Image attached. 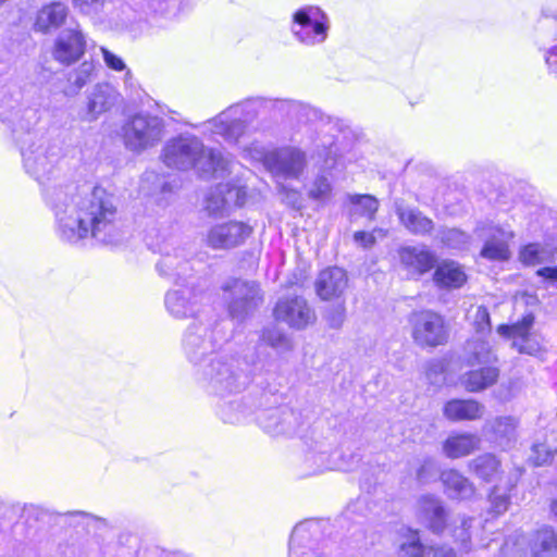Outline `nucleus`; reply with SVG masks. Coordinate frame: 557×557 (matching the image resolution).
<instances>
[{"label": "nucleus", "instance_id": "1", "mask_svg": "<svg viewBox=\"0 0 557 557\" xmlns=\"http://www.w3.org/2000/svg\"><path fill=\"white\" fill-rule=\"evenodd\" d=\"M40 116L36 108H21L18 100L0 101V120L12 127L27 174L41 187L46 206L54 216L58 238L83 246L94 239L106 246L120 245L126 235L115 198L100 186L78 185L60 176L57 163L60 148L46 145L35 129Z\"/></svg>", "mask_w": 557, "mask_h": 557}, {"label": "nucleus", "instance_id": "2", "mask_svg": "<svg viewBox=\"0 0 557 557\" xmlns=\"http://www.w3.org/2000/svg\"><path fill=\"white\" fill-rule=\"evenodd\" d=\"M216 357L202 371L203 386L215 398L216 413L230 424L257 417L259 408L277 400V364L264 357Z\"/></svg>", "mask_w": 557, "mask_h": 557}, {"label": "nucleus", "instance_id": "3", "mask_svg": "<svg viewBox=\"0 0 557 557\" xmlns=\"http://www.w3.org/2000/svg\"><path fill=\"white\" fill-rule=\"evenodd\" d=\"M323 119V113L310 104L256 95L230 104L215 116L193 127L211 139L221 138L228 146L249 153L250 149L243 143L249 135L274 136L281 122L310 124Z\"/></svg>", "mask_w": 557, "mask_h": 557}, {"label": "nucleus", "instance_id": "4", "mask_svg": "<svg viewBox=\"0 0 557 557\" xmlns=\"http://www.w3.org/2000/svg\"><path fill=\"white\" fill-rule=\"evenodd\" d=\"M166 166L186 171L195 169L205 178L223 177L231 172L232 160L216 148H207L203 141L185 133L170 139L162 150Z\"/></svg>", "mask_w": 557, "mask_h": 557}, {"label": "nucleus", "instance_id": "5", "mask_svg": "<svg viewBox=\"0 0 557 557\" xmlns=\"http://www.w3.org/2000/svg\"><path fill=\"white\" fill-rule=\"evenodd\" d=\"M233 327L228 320H213L200 313L188 324L183 334L182 347L189 362L201 367V372L216 357H234L218 354L232 338Z\"/></svg>", "mask_w": 557, "mask_h": 557}, {"label": "nucleus", "instance_id": "6", "mask_svg": "<svg viewBox=\"0 0 557 557\" xmlns=\"http://www.w3.org/2000/svg\"><path fill=\"white\" fill-rule=\"evenodd\" d=\"M148 246L160 253L156 268L158 273L174 284L190 282L196 271V260L190 246L182 245L174 233V226L152 230L148 236Z\"/></svg>", "mask_w": 557, "mask_h": 557}, {"label": "nucleus", "instance_id": "7", "mask_svg": "<svg viewBox=\"0 0 557 557\" xmlns=\"http://www.w3.org/2000/svg\"><path fill=\"white\" fill-rule=\"evenodd\" d=\"M282 394L277 392V400L275 403L263 405L259 408L256 417L260 428L273 437L277 436H302L308 426L307 418L302 412L295 411L287 405H281Z\"/></svg>", "mask_w": 557, "mask_h": 557}, {"label": "nucleus", "instance_id": "8", "mask_svg": "<svg viewBox=\"0 0 557 557\" xmlns=\"http://www.w3.org/2000/svg\"><path fill=\"white\" fill-rule=\"evenodd\" d=\"M330 28L329 15L318 5H304L293 13L290 32L304 46L322 45L329 37Z\"/></svg>", "mask_w": 557, "mask_h": 557}, {"label": "nucleus", "instance_id": "9", "mask_svg": "<svg viewBox=\"0 0 557 557\" xmlns=\"http://www.w3.org/2000/svg\"><path fill=\"white\" fill-rule=\"evenodd\" d=\"M305 458L310 463L311 473L315 474L325 470L351 471L360 462L361 455L352 443H343L335 450L329 451L324 443L315 442Z\"/></svg>", "mask_w": 557, "mask_h": 557}, {"label": "nucleus", "instance_id": "10", "mask_svg": "<svg viewBox=\"0 0 557 557\" xmlns=\"http://www.w3.org/2000/svg\"><path fill=\"white\" fill-rule=\"evenodd\" d=\"M164 132V122L161 117L149 113H138L132 116L123 126L125 147L140 153L157 146Z\"/></svg>", "mask_w": 557, "mask_h": 557}, {"label": "nucleus", "instance_id": "11", "mask_svg": "<svg viewBox=\"0 0 557 557\" xmlns=\"http://www.w3.org/2000/svg\"><path fill=\"white\" fill-rule=\"evenodd\" d=\"M322 520H305L295 525L289 537V557H326L327 543Z\"/></svg>", "mask_w": 557, "mask_h": 557}, {"label": "nucleus", "instance_id": "12", "mask_svg": "<svg viewBox=\"0 0 557 557\" xmlns=\"http://www.w3.org/2000/svg\"><path fill=\"white\" fill-rule=\"evenodd\" d=\"M221 289L231 317L238 321L250 315L263 301L261 288L255 281L228 278Z\"/></svg>", "mask_w": 557, "mask_h": 557}, {"label": "nucleus", "instance_id": "13", "mask_svg": "<svg viewBox=\"0 0 557 557\" xmlns=\"http://www.w3.org/2000/svg\"><path fill=\"white\" fill-rule=\"evenodd\" d=\"M412 338L421 347H436L447 343L449 331L442 314L420 310L410 314Z\"/></svg>", "mask_w": 557, "mask_h": 557}, {"label": "nucleus", "instance_id": "14", "mask_svg": "<svg viewBox=\"0 0 557 557\" xmlns=\"http://www.w3.org/2000/svg\"><path fill=\"white\" fill-rule=\"evenodd\" d=\"M252 231V227L243 221L230 220L210 226L205 242L213 250H231L244 245Z\"/></svg>", "mask_w": 557, "mask_h": 557}, {"label": "nucleus", "instance_id": "15", "mask_svg": "<svg viewBox=\"0 0 557 557\" xmlns=\"http://www.w3.org/2000/svg\"><path fill=\"white\" fill-rule=\"evenodd\" d=\"M86 48L87 36L75 22L59 33L53 42L52 55L59 63L71 65L85 54Z\"/></svg>", "mask_w": 557, "mask_h": 557}, {"label": "nucleus", "instance_id": "16", "mask_svg": "<svg viewBox=\"0 0 557 557\" xmlns=\"http://www.w3.org/2000/svg\"><path fill=\"white\" fill-rule=\"evenodd\" d=\"M475 234L484 240L481 256L492 261H506L510 258L509 242L515 234L511 230L492 223H479Z\"/></svg>", "mask_w": 557, "mask_h": 557}, {"label": "nucleus", "instance_id": "17", "mask_svg": "<svg viewBox=\"0 0 557 557\" xmlns=\"http://www.w3.org/2000/svg\"><path fill=\"white\" fill-rule=\"evenodd\" d=\"M264 164L276 178H298L306 166V154L295 147H283L264 157Z\"/></svg>", "mask_w": 557, "mask_h": 557}, {"label": "nucleus", "instance_id": "18", "mask_svg": "<svg viewBox=\"0 0 557 557\" xmlns=\"http://www.w3.org/2000/svg\"><path fill=\"white\" fill-rule=\"evenodd\" d=\"M533 324L534 315L529 313L513 324H500L497 327V332L505 338H512V347L520 354L535 356L541 351V345L536 339L530 336Z\"/></svg>", "mask_w": 557, "mask_h": 557}, {"label": "nucleus", "instance_id": "19", "mask_svg": "<svg viewBox=\"0 0 557 557\" xmlns=\"http://www.w3.org/2000/svg\"><path fill=\"white\" fill-rule=\"evenodd\" d=\"M274 315L295 329H304L315 319L307 300L299 296L280 299L274 308Z\"/></svg>", "mask_w": 557, "mask_h": 557}, {"label": "nucleus", "instance_id": "20", "mask_svg": "<svg viewBox=\"0 0 557 557\" xmlns=\"http://www.w3.org/2000/svg\"><path fill=\"white\" fill-rule=\"evenodd\" d=\"M104 21L100 26L115 30L128 33L137 38L144 34L146 21L128 3H121L113 10H108Z\"/></svg>", "mask_w": 557, "mask_h": 557}, {"label": "nucleus", "instance_id": "21", "mask_svg": "<svg viewBox=\"0 0 557 557\" xmlns=\"http://www.w3.org/2000/svg\"><path fill=\"white\" fill-rule=\"evenodd\" d=\"M178 288L171 289L165 295L168 312L176 319L194 317L198 310V295L193 282H181Z\"/></svg>", "mask_w": 557, "mask_h": 557}, {"label": "nucleus", "instance_id": "22", "mask_svg": "<svg viewBox=\"0 0 557 557\" xmlns=\"http://www.w3.org/2000/svg\"><path fill=\"white\" fill-rule=\"evenodd\" d=\"M399 259L408 275L420 278L436 265L434 251L425 246H406L399 250Z\"/></svg>", "mask_w": 557, "mask_h": 557}, {"label": "nucleus", "instance_id": "23", "mask_svg": "<svg viewBox=\"0 0 557 557\" xmlns=\"http://www.w3.org/2000/svg\"><path fill=\"white\" fill-rule=\"evenodd\" d=\"M269 348H272L277 352H285L292 349V341L287 335H285L283 332H281L274 326L264 327L259 337V342L253 347V350L247 351L243 356H237L234 358L239 359V361L243 362L247 358L257 359V355H260L259 352L262 351V355H264V357L275 360L278 373L280 360L269 351Z\"/></svg>", "mask_w": 557, "mask_h": 557}, {"label": "nucleus", "instance_id": "24", "mask_svg": "<svg viewBox=\"0 0 557 557\" xmlns=\"http://www.w3.org/2000/svg\"><path fill=\"white\" fill-rule=\"evenodd\" d=\"M404 541L399 545V554L405 557H456L453 548L442 545L436 547H426L421 541L418 531L408 527H401L399 530Z\"/></svg>", "mask_w": 557, "mask_h": 557}, {"label": "nucleus", "instance_id": "25", "mask_svg": "<svg viewBox=\"0 0 557 557\" xmlns=\"http://www.w3.org/2000/svg\"><path fill=\"white\" fill-rule=\"evenodd\" d=\"M139 193L151 199L159 208H166L173 196V187L170 182L154 171H146L139 183Z\"/></svg>", "mask_w": 557, "mask_h": 557}, {"label": "nucleus", "instance_id": "26", "mask_svg": "<svg viewBox=\"0 0 557 557\" xmlns=\"http://www.w3.org/2000/svg\"><path fill=\"white\" fill-rule=\"evenodd\" d=\"M418 519L435 534L446 528L447 513L443 502L433 495H423L418 500Z\"/></svg>", "mask_w": 557, "mask_h": 557}, {"label": "nucleus", "instance_id": "27", "mask_svg": "<svg viewBox=\"0 0 557 557\" xmlns=\"http://www.w3.org/2000/svg\"><path fill=\"white\" fill-rule=\"evenodd\" d=\"M432 280L438 289L454 290L461 288L467 283L468 275L459 262L445 259L434 267Z\"/></svg>", "mask_w": 557, "mask_h": 557}, {"label": "nucleus", "instance_id": "28", "mask_svg": "<svg viewBox=\"0 0 557 557\" xmlns=\"http://www.w3.org/2000/svg\"><path fill=\"white\" fill-rule=\"evenodd\" d=\"M395 213L399 223L412 235L428 236L434 230V222L418 208L406 205L404 201L395 202Z\"/></svg>", "mask_w": 557, "mask_h": 557}, {"label": "nucleus", "instance_id": "29", "mask_svg": "<svg viewBox=\"0 0 557 557\" xmlns=\"http://www.w3.org/2000/svg\"><path fill=\"white\" fill-rule=\"evenodd\" d=\"M347 283L346 272L338 267H332L319 273L315 281V290L323 300L339 298L344 294Z\"/></svg>", "mask_w": 557, "mask_h": 557}, {"label": "nucleus", "instance_id": "30", "mask_svg": "<svg viewBox=\"0 0 557 557\" xmlns=\"http://www.w3.org/2000/svg\"><path fill=\"white\" fill-rule=\"evenodd\" d=\"M119 98V91L111 84H97L88 96L86 119L96 120L101 113L114 107Z\"/></svg>", "mask_w": 557, "mask_h": 557}, {"label": "nucleus", "instance_id": "31", "mask_svg": "<svg viewBox=\"0 0 557 557\" xmlns=\"http://www.w3.org/2000/svg\"><path fill=\"white\" fill-rule=\"evenodd\" d=\"M69 8L65 3L53 1L44 5L38 12L34 27L37 32L48 34L59 29L66 21Z\"/></svg>", "mask_w": 557, "mask_h": 557}, {"label": "nucleus", "instance_id": "32", "mask_svg": "<svg viewBox=\"0 0 557 557\" xmlns=\"http://www.w3.org/2000/svg\"><path fill=\"white\" fill-rule=\"evenodd\" d=\"M485 407L475 399H450L443 407L444 417L453 422L481 419Z\"/></svg>", "mask_w": 557, "mask_h": 557}, {"label": "nucleus", "instance_id": "33", "mask_svg": "<svg viewBox=\"0 0 557 557\" xmlns=\"http://www.w3.org/2000/svg\"><path fill=\"white\" fill-rule=\"evenodd\" d=\"M441 481L444 492L451 499H469L474 495L473 483L455 469L445 470L441 473Z\"/></svg>", "mask_w": 557, "mask_h": 557}, {"label": "nucleus", "instance_id": "34", "mask_svg": "<svg viewBox=\"0 0 557 557\" xmlns=\"http://www.w3.org/2000/svg\"><path fill=\"white\" fill-rule=\"evenodd\" d=\"M499 376L496 366H482L476 370L466 372L461 376L462 386L471 393H478L494 385Z\"/></svg>", "mask_w": 557, "mask_h": 557}, {"label": "nucleus", "instance_id": "35", "mask_svg": "<svg viewBox=\"0 0 557 557\" xmlns=\"http://www.w3.org/2000/svg\"><path fill=\"white\" fill-rule=\"evenodd\" d=\"M480 437L472 433H453L443 443L444 454L451 459L467 456L479 448Z\"/></svg>", "mask_w": 557, "mask_h": 557}, {"label": "nucleus", "instance_id": "36", "mask_svg": "<svg viewBox=\"0 0 557 557\" xmlns=\"http://www.w3.org/2000/svg\"><path fill=\"white\" fill-rule=\"evenodd\" d=\"M465 362L470 367L495 366L497 356L487 341L472 338L465 346Z\"/></svg>", "mask_w": 557, "mask_h": 557}, {"label": "nucleus", "instance_id": "37", "mask_svg": "<svg viewBox=\"0 0 557 557\" xmlns=\"http://www.w3.org/2000/svg\"><path fill=\"white\" fill-rule=\"evenodd\" d=\"M518 420L511 416L497 417L487 421L484 430L493 434V441L502 447H507L516 441Z\"/></svg>", "mask_w": 557, "mask_h": 557}, {"label": "nucleus", "instance_id": "38", "mask_svg": "<svg viewBox=\"0 0 557 557\" xmlns=\"http://www.w3.org/2000/svg\"><path fill=\"white\" fill-rule=\"evenodd\" d=\"M97 76V64L94 61H84L67 74L64 94L69 97L77 95L89 82Z\"/></svg>", "mask_w": 557, "mask_h": 557}, {"label": "nucleus", "instance_id": "39", "mask_svg": "<svg viewBox=\"0 0 557 557\" xmlns=\"http://www.w3.org/2000/svg\"><path fill=\"white\" fill-rule=\"evenodd\" d=\"M8 511L14 513L21 512V518L24 519L25 523L28 525L29 533L33 530V533H36V524L49 521L52 516V512L48 508L36 504L21 505L20 503H9L7 512Z\"/></svg>", "mask_w": 557, "mask_h": 557}, {"label": "nucleus", "instance_id": "40", "mask_svg": "<svg viewBox=\"0 0 557 557\" xmlns=\"http://www.w3.org/2000/svg\"><path fill=\"white\" fill-rule=\"evenodd\" d=\"M469 471L484 482H492L500 469V461L493 454H482L468 463Z\"/></svg>", "mask_w": 557, "mask_h": 557}, {"label": "nucleus", "instance_id": "41", "mask_svg": "<svg viewBox=\"0 0 557 557\" xmlns=\"http://www.w3.org/2000/svg\"><path fill=\"white\" fill-rule=\"evenodd\" d=\"M531 549L534 557H557V536L554 529L544 527L537 530Z\"/></svg>", "mask_w": 557, "mask_h": 557}, {"label": "nucleus", "instance_id": "42", "mask_svg": "<svg viewBox=\"0 0 557 557\" xmlns=\"http://www.w3.org/2000/svg\"><path fill=\"white\" fill-rule=\"evenodd\" d=\"M64 523L73 527L82 525L88 533L104 530L109 527L104 518L88 513L86 511H67L61 513Z\"/></svg>", "mask_w": 557, "mask_h": 557}, {"label": "nucleus", "instance_id": "43", "mask_svg": "<svg viewBox=\"0 0 557 557\" xmlns=\"http://www.w3.org/2000/svg\"><path fill=\"white\" fill-rule=\"evenodd\" d=\"M73 8L82 15L88 17L95 25L104 21L110 0H72Z\"/></svg>", "mask_w": 557, "mask_h": 557}, {"label": "nucleus", "instance_id": "44", "mask_svg": "<svg viewBox=\"0 0 557 557\" xmlns=\"http://www.w3.org/2000/svg\"><path fill=\"white\" fill-rule=\"evenodd\" d=\"M191 3V0H147L148 10L153 16L173 20Z\"/></svg>", "mask_w": 557, "mask_h": 557}, {"label": "nucleus", "instance_id": "45", "mask_svg": "<svg viewBox=\"0 0 557 557\" xmlns=\"http://www.w3.org/2000/svg\"><path fill=\"white\" fill-rule=\"evenodd\" d=\"M436 238L447 248L463 250L470 245V235L459 228H441Z\"/></svg>", "mask_w": 557, "mask_h": 557}, {"label": "nucleus", "instance_id": "46", "mask_svg": "<svg viewBox=\"0 0 557 557\" xmlns=\"http://www.w3.org/2000/svg\"><path fill=\"white\" fill-rule=\"evenodd\" d=\"M349 201L354 206L350 212L352 216H366L369 220H374L379 209V201L375 197L371 195H350Z\"/></svg>", "mask_w": 557, "mask_h": 557}, {"label": "nucleus", "instance_id": "47", "mask_svg": "<svg viewBox=\"0 0 557 557\" xmlns=\"http://www.w3.org/2000/svg\"><path fill=\"white\" fill-rule=\"evenodd\" d=\"M221 188L222 196L225 199V205L230 211L233 207H243L247 200L246 186L235 185L231 183H220L216 185Z\"/></svg>", "mask_w": 557, "mask_h": 557}, {"label": "nucleus", "instance_id": "48", "mask_svg": "<svg viewBox=\"0 0 557 557\" xmlns=\"http://www.w3.org/2000/svg\"><path fill=\"white\" fill-rule=\"evenodd\" d=\"M332 184L327 176L318 175L308 189L310 199L324 205L332 198Z\"/></svg>", "mask_w": 557, "mask_h": 557}, {"label": "nucleus", "instance_id": "49", "mask_svg": "<svg viewBox=\"0 0 557 557\" xmlns=\"http://www.w3.org/2000/svg\"><path fill=\"white\" fill-rule=\"evenodd\" d=\"M222 189L214 186L211 188L205 200V209L211 216L223 215L228 212L227 207L225 205V199L222 196Z\"/></svg>", "mask_w": 557, "mask_h": 557}, {"label": "nucleus", "instance_id": "50", "mask_svg": "<svg viewBox=\"0 0 557 557\" xmlns=\"http://www.w3.org/2000/svg\"><path fill=\"white\" fill-rule=\"evenodd\" d=\"M345 317L346 308L344 301L327 307L324 315L329 326L332 329H339L345 321Z\"/></svg>", "mask_w": 557, "mask_h": 557}, {"label": "nucleus", "instance_id": "51", "mask_svg": "<svg viewBox=\"0 0 557 557\" xmlns=\"http://www.w3.org/2000/svg\"><path fill=\"white\" fill-rule=\"evenodd\" d=\"M541 253V246L532 243L520 249L519 259L525 265H535L542 262Z\"/></svg>", "mask_w": 557, "mask_h": 557}, {"label": "nucleus", "instance_id": "52", "mask_svg": "<svg viewBox=\"0 0 557 557\" xmlns=\"http://www.w3.org/2000/svg\"><path fill=\"white\" fill-rule=\"evenodd\" d=\"M472 523V518H460V527L454 530L453 536L460 543V548L465 552L470 549L471 535L469 529Z\"/></svg>", "mask_w": 557, "mask_h": 557}, {"label": "nucleus", "instance_id": "53", "mask_svg": "<svg viewBox=\"0 0 557 557\" xmlns=\"http://www.w3.org/2000/svg\"><path fill=\"white\" fill-rule=\"evenodd\" d=\"M491 510L495 515H502L508 509L509 496L495 486L490 494Z\"/></svg>", "mask_w": 557, "mask_h": 557}, {"label": "nucleus", "instance_id": "54", "mask_svg": "<svg viewBox=\"0 0 557 557\" xmlns=\"http://www.w3.org/2000/svg\"><path fill=\"white\" fill-rule=\"evenodd\" d=\"M100 52L102 54L103 62L108 69L114 72H123L124 70H126L127 66L121 57H119L117 54H115L114 52H112L103 46L100 47Z\"/></svg>", "mask_w": 557, "mask_h": 557}, {"label": "nucleus", "instance_id": "55", "mask_svg": "<svg viewBox=\"0 0 557 557\" xmlns=\"http://www.w3.org/2000/svg\"><path fill=\"white\" fill-rule=\"evenodd\" d=\"M436 475V463L433 459L426 458L416 471V479L419 483L424 484Z\"/></svg>", "mask_w": 557, "mask_h": 557}, {"label": "nucleus", "instance_id": "56", "mask_svg": "<svg viewBox=\"0 0 557 557\" xmlns=\"http://www.w3.org/2000/svg\"><path fill=\"white\" fill-rule=\"evenodd\" d=\"M474 327L478 333L485 334L491 331V317L486 307L479 306L474 314Z\"/></svg>", "mask_w": 557, "mask_h": 557}, {"label": "nucleus", "instance_id": "57", "mask_svg": "<svg viewBox=\"0 0 557 557\" xmlns=\"http://www.w3.org/2000/svg\"><path fill=\"white\" fill-rule=\"evenodd\" d=\"M552 459V454L544 444H533L529 460L536 467L547 463Z\"/></svg>", "mask_w": 557, "mask_h": 557}, {"label": "nucleus", "instance_id": "58", "mask_svg": "<svg viewBox=\"0 0 557 557\" xmlns=\"http://www.w3.org/2000/svg\"><path fill=\"white\" fill-rule=\"evenodd\" d=\"M543 59L547 74L557 81V44L544 50Z\"/></svg>", "mask_w": 557, "mask_h": 557}, {"label": "nucleus", "instance_id": "59", "mask_svg": "<svg viewBox=\"0 0 557 557\" xmlns=\"http://www.w3.org/2000/svg\"><path fill=\"white\" fill-rule=\"evenodd\" d=\"M278 191L283 195V202L290 206L292 208L300 209L301 208V196L300 193L296 189H289L283 184H278Z\"/></svg>", "mask_w": 557, "mask_h": 557}, {"label": "nucleus", "instance_id": "60", "mask_svg": "<svg viewBox=\"0 0 557 557\" xmlns=\"http://www.w3.org/2000/svg\"><path fill=\"white\" fill-rule=\"evenodd\" d=\"M123 83L125 86V89L129 91V96L139 97L140 96V87L134 77L133 72L126 67V70L123 71Z\"/></svg>", "mask_w": 557, "mask_h": 557}, {"label": "nucleus", "instance_id": "61", "mask_svg": "<svg viewBox=\"0 0 557 557\" xmlns=\"http://www.w3.org/2000/svg\"><path fill=\"white\" fill-rule=\"evenodd\" d=\"M354 240L363 248H370L375 243V236L373 233L358 231L354 234Z\"/></svg>", "mask_w": 557, "mask_h": 557}, {"label": "nucleus", "instance_id": "62", "mask_svg": "<svg viewBox=\"0 0 557 557\" xmlns=\"http://www.w3.org/2000/svg\"><path fill=\"white\" fill-rule=\"evenodd\" d=\"M541 16L557 22V1H547L541 8Z\"/></svg>", "mask_w": 557, "mask_h": 557}, {"label": "nucleus", "instance_id": "63", "mask_svg": "<svg viewBox=\"0 0 557 557\" xmlns=\"http://www.w3.org/2000/svg\"><path fill=\"white\" fill-rule=\"evenodd\" d=\"M536 275L547 281H557V265L555 267H543L536 271Z\"/></svg>", "mask_w": 557, "mask_h": 557}, {"label": "nucleus", "instance_id": "64", "mask_svg": "<svg viewBox=\"0 0 557 557\" xmlns=\"http://www.w3.org/2000/svg\"><path fill=\"white\" fill-rule=\"evenodd\" d=\"M550 510H552L553 515L557 518V498L555 500H553V503L550 505Z\"/></svg>", "mask_w": 557, "mask_h": 557}]
</instances>
